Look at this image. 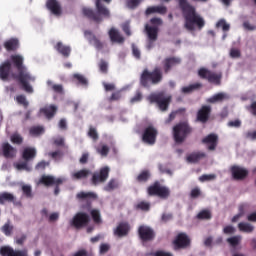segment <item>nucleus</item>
Here are the masks:
<instances>
[{"instance_id":"f257e3e1","label":"nucleus","mask_w":256,"mask_h":256,"mask_svg":"<svg viewBox=\"0 0 256 256\" xmlns=\"http://www.w3.org/2000/svg\"><path fill=\"white\" fill-rule=\"evenodd\" d=\"M179 8L185 19L184 27L187 31H195V26L199 31L205 27V19L197 13V8L187 0H177Z\"/></svg>"},{"instance_id":"f03ea898","label":"nucleus","mask_w":256,"mask_h":256,"mask_svg":"<svg viewBox=\"0 0 256 256\" xmlns=\"http://www.w3.org/2000/svg\"><path fill=\"white\" fill-rule=\"evenodd\" d=\"M14 67H16L18 74L15 76L16 81H18L21 87L26 91V93H33V87L29 83L35 81V77L27 71V67L23 65L25 59L19 54L12 55L10 57Z\"/></svg>"},{"instance_id":"7ed1b4c3","label":"nucleus","mask_w":256,"mask_h":256,"mask_svg":"<svg viewBox=\"0 0 256 256\" xmlns=\"http://www.w3.org/2000/svg\"><path fill=\"white\" fill-rule=\"evenodd\" d=\"M103 1H105V3H111V0ZM82 13L84 17L90 21H94V23H101L103 19H109V17H111V12L103 5L101 0H96V12L91 8H83Z\"/></svg>"},{"instance_id":"20e7f679","label":"nucleus","mask_w":256,"mask_h":256,"mask_svg":"<svg viewBox=\"0 0 256 256\" xmlns=\"http://www.w3.org/2000/svg\"><path fill=\"white\" fill-rule=\"evenodd\" d=\"M163 81V70L161 67L156 66L152 71L144 69L140 75V85L149 89L151 85H159Z\"/></svg>"},{"instance_id":"39448f33","label":"nucleus","mask_w":256,"mask_h":256,"mask_svg":"<svg viewBox=\"0 0 256 256\" xmlns=\"http://www.w3.org/2000/svg\"><path fill=\"white\" fill-rule=\"evenodd\" d=\"M193 133V127L189 121H181L172 128V137L176 145H181L187 141V137Z\"/></svg>"},{"instance_id":"423d86ee","label":"nucleus","mask_w":256,"mask_h":256,"mask_svg":"<svg viewBox=\"0 0 256 256\" xmlns=\"http://www.w3.org/2000/svg\"><path fill=\"white\" fill-rule=\"evenodd\" d=\"M149 197H159L160 199H169L171 190L167 186L161 185L159 181L154 182L147 188Z\"/></svg>"},{"instance_id":"0eeeda50","label":"nucleus","mask_w":256,"mask_h":256,"mask_svg":"<svg viewBox=\"0 0 256 256\" xmlns=\"http://www.w3.org/2000/svg\"><path fill=\"white\" fill-rule=\"evenodd\" d=\"M150 103H156L160 111H167L171 105V96H166L165 92L152 93L148 96Z\"/></svg>"},{"instance_id":"6e6552de","label":"nucleus","mask_w":256,"mask_h":256,"mask_svg":"<svg viewBox=\"0 0 256 256\" xmlns=\"http://www.w3.org/2000/svg\"><path fill=\"white\" fill-rule=\"evenodd\" d=\"M198 77H200V79H204L208 81V83H212L213 85H221V79H223V73L213 72L207 68L202 67L198 70Z\"/></svg>"},{"instance_id":"1a4fd4ad","label":"nucleus","mask_w":256,"mask_h":256,"mask_svg":"<svg viewBox=\"0 0 256 256\" xmlns=\"http://www.w3.org/2000/svg\"><path fill=\"white\" fill-rule=\"evenodd\" d=\"M172 247L174 251L189 249L191 247V237L185 232L178 233L172 241Z\"/></svg>"},{"instance_id":"9d476101","label":"nucleus","mask_w":256,"mask_h":256,"mask_svg":"<svg viewBox=\"0 0 256 256\" xmlns=\"http://www.w3.org/2000/svg\"><path fill=\"white\" fill-rule=\"evenodd\" d=\"M110 171L111 169L109 168V166H104L100 168L99 172H94L91 178L92 185L97 187V185H101L102 183H105L107 179H109Z\"/></svg>"},{"instance_id":"9b49d317","label":"nucleus","mask_w":256,"mask_h":256,"mask_svg":"<svg viewBox=\"0 0 256 256\" xmlns=\"http://www.w3.org/2000/svg\"><path fill=\"white\" fill-rule=\"evenodd\" d=\"M158 133L157 128L153 126L146 127L142 133L143 143H146V145H155Z\"/></svg>"},{"instance_id":"f8f14e48","label":"nucleus","mask_w":256,"mask_h":256,"mask_svg":"<svg viewBox=\"0 0 256 256\" xmlns=\"http://www.w3.org/2000/svg\"><path fill=\"white\" fill-rule=\"evenodd\" d=\"M155 235V230L147 225H141L138 228V237L143 243L153 241Z\"/></svg>"},{"instance_id":"ddd939ff","label":"nucleus","mask_w":256,"mask_h":256,"mask_svg":"<svg viewBox=\"0 0 256 256\" xmlns=\"http://www.w3.org/2000/svg\"><path fill=\"white\" fill-rule=\"evenodd\" d=\"M89 221H91L89 214L85 212H78L72 219V225L75 229H83V227H87V225H89Z\"/></svg>"},{"instance_id":"4468645a","label":"nucleus","mask_w":256,"mask_h":256,"mask_svg":"<svg viewBox=\"0 0 256 256\" xmlns=\"http://www.w3.org/2000/svg\"><path fill=\"white\" fill-rule=\"evenodd\" d=\"M177 65H181V58L175 56L166 57L162 61L163 73L165 75L169 74L171 69H173V67H177Z\"/></svg>"},{"instance_id":"2eb2a0df","label":"nucleus","mask_w":256,"mask_h":256,"mask_svg":"<svg viewBox=\"0 0 256 256\" xmlns=\"http://www.w3.org/2000/svg\"><path fill=\"white\" fill-rule=\"evenodd\" d=\"M177 65H181V58L175 56L166 57L162 61L163 73L165 75L169 74L171 69H173V67H177Z\"/></svg>"},{"instance_id":"dca6fc26","label":"nucleus","mask_w":256,"mask_h":256,"mask_svg":"<svg viewBox=\"0 0 256 256\" xmlns=\"http://www.w3.org/2000/svg\"><path fill=\"white\" fill-rule=\"evenodd\" d=\"M230 173L235 181H243L249 176V170L239 165H233L230 167Z\"/></svg>"},{"instance_id":"f3484780","label":"nucleus","mask_w":256,"mask_h":256,"mask_svg":"<svg viewBox=\"0 0 256 256\" xmlns=\"http://www.w3.org/2000/svg\"><path fill=\"white\" fill-rule=\"evenodd\" d=\"M65 179L55 178L51 175H42L39 179V184L44 185V187H52V185H63Z\"/></svg>"},{"instance_id":"a211bd4d","label":"nucleus","mask_w":256,"mask_h":256,"mask_svg":"<svg viewBox=\"0 0 256 256\" xmlns=\"http://www.w3.org/2000/svg\"><path fill=\"white\" fill-rule=\"evenodd\" d=\"M212 108L209 105H202L198 110L196 118L200 123H207L211 117Z\"/></svg>"},{"instance_id":"6ab92c4d","label":"nucleus","mask_w":256,"mask_h":256,"mask_svg":"<svg viewBox=\"0 0 256 256\" xmlns=\"http://www.w3.org/2000/svg\"><path fill=\"white\" fill-rule=\"evenodd\" d=\"M1 256H29L27 249L24 250H14L9 246H4L0 248Z\"/></svg>"},{"instance_id":"aec40b11","label":"nucleus","mask_w":256,"mask_h":256,"mask_svg":"<svg viewBox=\"0 0 256 256\" xmlns=\"http://www.w3.org/2000/svg\"><path fill=\"white\" fill-rule=\"evenodd\" d=\"M219 141V137L217 134H209L205 138L202 139V143L204 145H208L209 151H215L217 149V142Z\"/></svg>"},{"instance_id":"412c9836","label":"nucleus","mask_w":256,"mask_h":256,"mask_svg":"<svg viewBox=\"0 0 256 256\" xmlns=\"http://www.w3.org/2000/svg\"><path fill=\"white\" fill-rule=\"evenodd\" d=\"M131 231V226L127 222H120L114 230V235L117 237H127Z\"/></svg>"},{"instance_id":"4be33fe9","label":"nucleus","mask_w":256,"mask_h":256,"mask_svg":"<svg viewBox=\"0 0 256 256\" xmlns=\"http://www.w3.org/2000/svg\"><path fill=\"white\" fill-rule=\"evenodd\" d=\"M92 174L90 169L83 168L71 174L73 181H83L88 179L89 176Z\"/></svg>"},{"instance_id":"5701e85b","label":"nucleus","mask_w":256,"mask_h":256,"mask_svg":"<svg viewBox=\"0 0 256 256\" xmlns=\"http://www.w3.org/2000/svg\"><path fill=\"white\" fill-rule=\"evenodd\" d=\"M2 151L6 159H13L17 155V149L7 142L2 145Z\"/></svg>"},{"instance_id":"b1692460","label":"nucleus","mask_w":256,"mask_h":256,"mask_svg":"<svg viewBox=\"0 0 256 256\" xmlns=\"http://www.w3.org/2000/svg\"><path fill=\"white\" fill-rule=\"evenodd\" d=\"M76 198L79 201H87V203L91 205V201H95V199H97V194H95L94 192H79L76 195Z\"/></svg>"},{"instance_id":"393cba45","label":"nucleus","mask_w":256,"mask_h":256,"mask_svg":"<svg viewBox=\"0 0 256 256\" xmlns=\"http://www.w3.org/2000/svg\"><path fill=\"white\" fill-rule=\"evenodd\" d=\"M46 7L53 15H61V4L57 0H48Z\"/></svg>"},{"instance_id":"a878e982","label":"nucleus","mask_w":256,"mask_h":256,"mask_svg":"<svg viewBox=\"0 0 256 256\" xmlns=\"http://www.w3.org/2000/svg\"><path fill=\"white\" fill-rule=\"evenodd\" d=\"M11 72V62L6 61L0 66V79L7 81L9 79V73Z\"/></svg>"},{"instance_id":"bb28decb","label":"nucleus","mask_w":256,"mask_h":256,"mask_svg":"<svg viewBox=\"0 0 256 256\" xmlns=\"http://www.w3.org/2000/svg\"><path fill=\"white\" fill-rule=\"evenodd\" d=\"M37 157V150L33 147H26L24 148L22 152V159L24 161H32V159H35Z\"/></svg>"},{"instance_id":"cd10ccee","label":"nucleus","mask_w":256,"mask_h":256,"mask_svg":"<svg viewBox=\"0 0 256 256\" xmlns=\"http://www.w3.org/2000/svg\"><path fill=\"white\" fill-rule=\"evenodd\" d=\"M203 88V84L196 82L194 84H190L188 86H184L181 88V93L184 95H190V93H193L194 91H199V89Z\"/></svg>"},{"instance_id":"c85d7f7f","label":"nucleus","mask_w":256,"mask_h":256,"mask_svg":"<svg viewBox=\"0 0 256 256\" xmlns=\"http://www.w3.org/2000/svg\"><path fill=\"white\" fill-rule=\"evenodd\" d=\"M40 113H43L46 118L48 119H53L57 113V106L55 105H50V106H45L44 108L40 109Z\"/></svg>"},{"instance_id":"c756f323","label":"nucleus","mask_w":256,"mask_h":256,"mask_svg":"<svg viewBox=\"0 0 256 256\" xmlns=\"http://www.w3.org/2000/svg\"><path fill=\"white\" fill-rule=\"evenodd\" d=\"M54 49L60 53V55L64 56L65 58L71 55V47L64 45L63 42H57Z\"/></svg>"},{"instance_id":"7c9ffc66","label":"nucleus","mask_w":256,"mask_h":256,"mask_svg":"<svg viewBox=\"0 0 256 256\" xmlns=\"http://www.w3.org/2000/svg\"><path fill=\"white\" fill-rule=\"evenodd\" d=\"M229 99V95H227L226 93L223 92H219L215 95H213L212 97L208 98L206 101L207 103H223V101Z\"/></svg>"},{"instance_id":"2f4dec72","label":"nucleus","mask_w":256,"mask_h":256,"mask_svg":"<svg viewBox=\"0 0 256 256\" xmlns=\"http://www.w3.org/2000/svg\"><path fill=\"white\" fill-rule=\"evenodd\" d=\"M205 157H207V153L205 152H194L187 156V161L188 163H199Z\"/></svg>"},{"instance_id":"473e14b6","label":"nucleus","mask_w":256,"mask_h":256,"mask_svg":"<svg viewBox=\"0 0 256 256\" xmlns=\"http://www.w3.org/2000/svg\"><path fill=\"white\" fill-rule=\"evenodd\" d=\"M153 13H159L160 15H165L167 13V7H165V6H150L145 11V15H153Z\"/></svg>"},{"instance_id":"72a5a7b5","label":"nucleus","mask_w":256,"mask_h":256,"mask_svg":"<svg viewBox=\"0 0 256 256\" xmlns=\"http://www.w3.org/2000/svg\"><path fill=\"white\" fill-rule=\"evenodd\" d=\"M145 29H146L149 40L150 41H157L159 28L157 26L146 25Z\"/></svg>"},{"instance_id":"f704fd0d","label":"nucleus","mask_w":256,"mask_h":256,"mask_svg":"<svg viewBox=\"0 0 256 256\" xmlns=\"http://www.w3.org/2000/svg\"><path fill=\"white\" fill-rule=\"evenodd\" d=\"M109 37L113 43H124L125 41V38H123L115 28L110 29Z\"/></svg>"},{"instance_id":"c9c22d12","label":"nucleus","mask_w":256,"mask_h":256,"mask_svg":"<svg viewBox=\"0 0 256 256\" xmlns=\"http://www.w3.org/2000/svg\"><path fill=\"white\" fill-rule=\"evenodd\" d=\"M5 203H15V195L9 192L0 193V205H5Z\"/></svg>"},{"instance_id":"e433bc0d","label":"nucleus","mask_w":256,"mask_h":256,"mask_svg":"<svg viewBox=\"0 0 256 256\" xmlns=\"http://www.w3.org/2000/svg\"><path fill=\"white\" fill-rule=\"evenodd\" d=\"M151 179V171L142 170L136 177L137 183H147Z\"/></svg>"},{"instance_id":"4c0bfd02","label":"nucleus","mask_w":256,"mask_h":256,"mask_svg":"<svg viewBox=\"0 0 256 256\" xmlns=\"http://www.w3.org/2000/svg\"><path fill=\"white\" fill-rule=\"evenodd\" d=\"M4 47L6 51H17L19 49V40L17 39H10L4 42Z\"/></svg>"},{"instance_id":"58836bf2","label":"nucleus","mask_w":256,"mask_h":256,"mask_svg":"<svg viewBox=\"0 0 256 256\" xmlns=\"http://www.w3.org/2000/svg\"><path fill=\"white\" fill-rule=\"evenodd\" d=\"M238 229L242 233H253V231H255V226L247 222H240L238 224Z\"/></svg>"},{"instance_id":"ea45409f","label":"nucleus","mask_w":256,"mask_h":256,"mask_svg":"<svg viewBox=\"0 0 256 256\" xmlns=\"http://www.w3.org/2000/svg\"><path fill=\"white\" fill-rule=\"evenodd\" d=\"M47 86L49 87V89H51V91L57 93L58 95H63V93H65L61 84H53V81L51 80L47 81Z\"/></svg>"},{"instance_id":"a19ab883","label":"nucleus","mask_w":256,"mask_h":256,"mask_svg":"<svg viewBox=\"0 0 256 256\" xmlns=\"http://www.w3.org/2000/svg\"><path fill=\"white\" fill-rule=\"evenodd\" d=\"M73 79L77 85H82V87H87L89 85V81L83 74H73Z\"/></svg>"},{"instance_id":"79ce46f5","label":"nucleus","mask_w":256,"mask_h":256,"mask_svg":"<svg viewBox=\"0 0 256 256\" xmlns=\"http://www.w3.org/2000/svg\"><path fill=\"white\" fill-rule=\"evenodd\" d=\"M197 219H199L200 221H209V219H211L213 217V214H211V212L207 209L201 210L198 214H197Z\"/></svg>"},{"instance_id":"37998d69","label":"nucleus","mask_w":256,"mask_h":256,"mask_svg":"<svg viewBox=\"0 0 256 256\" xmlns=\"http://www.w3.org/2000/svg\"><path fill=\"white\" fill-rule=\"evenodd\" d=\"M29 133L32 137H39V135L45 133V128L43 126H33L30 128Z\"/></svg>"},{"instance_id":"c03bdc74","label":"nucleus","mask_w":256,"mask_h":256,"mask_svg":"<svg viewBox=\"0 0 256 256\" xmlns=\"http://www.w3.org/2000/svg\"><path fill=\"white\" fill-rule=\"evenodd\" d=\"M115 189H119V182L116 179H111L107 185L104 187V191H115Z\"/></svg>"},{"instance_id":"a18cd8bd","label":"nucleus","mask_w":256,"mask_h":256,"mask_svg":"<svg viewBox=\"0 0 256 256\" xmlns=\"http://www.w3.org/2000/svg\"><path fill=\"white\" fill-rule=\"evenodd\" d=\"M136 211H149L151 209V204L146 201H141L135 205Z\"/></svg>"},{"instance_id":"49530a36","label":"nucleus","mask_w":256,"mask_h":256,"mask_svg":"<svg viewBox=\"0 0 256 256\" xmlns=\"http://www.w3.org/2000/svg\"><path fill=\"white\" fill-rule=\"evenodd\" d=\"M10 141L14 145H23V136H21L19 133H14L11 135Z\"/></svg>"},{"instance_id":"de8ad7c7","label":"nucleus","mask_w":256,"mask_h":256,"mask_svg":"<svg viewBox=\"0 0 256 256\" xmlns=\"http://www.w3.org/2000/svg\"><path fill=\"white\" fill-rule=\"evenodd\" d=\"M241 236H233L230 238H227V243H229L230 247H237L241 243Z\"/></svg>"},{"instance_id":"09e8293b","label":"nucleus","mask_w":256,"mask_h":256,"mask_svg":"<svg viewBox=\"0 0 256 256\" xmlns=\"http://www.w3.org/2000/svg\"><path fill=\"white\" fill-rule=\"evenodd\" d=\"M90 215H91L94 223H96L97 225H99V223H101V212H99V210H97V209L91 210Z\"/></svg>"},{"instance_id":"8fccbe9b","label":"nucleus","mask_w":256,"mask_h":256,"mask_svg":"<svg viewBox=\"0 0 256 256\" xmlns=\"http://www.w3.org/2000/svg\"><path fill=\"white\" fill-rule=\"evenodd\" d=\"M216 27L221 28L222 31H229L231 29V25L227 24L225 19H221L216 23Z\"/></svg>"},{"instance_id":"3c124183","label":"nucleus","mask_w":256,"mask_h":256,"mask_svg":"<svg viewBox=\"0 0 256 256\" xmlns=\"http://www.w3.org/2000/svg\"><path fill=\"white\" fill-rule=\"evenodd\" d=\"M178 113H185V108H180L176 111H173L169 114L168 119L166 120V123H171V121L175 120V117H177Z\"/></svg>"},{"instance_id":"603ef678","label":"nucleus","mask_w":256,"mask_h":256,"mask_svg":"<svg viewBox=\"0 0 256 256\" xmlns=\"http://www.w3.org/2000/svg\"><path fill=\"white\" fill-rule=\"evenodd\" d=\"M49 165H50V162L42 160L37 163V165L35 166V169H36V171H45V169H47V167H49Z\"/></svg>"},{"instance_id":"864d4df0","label":"nucleus","mask_w":256,"mask_h":256,"mask_svg":"<svg viewBox=\"0 0 256 256\" xmlns=\"http://www.w3.org/2000/svg\"><path fill=\"white\" fill-rule=\"evenodd\" d=\"M22 193L23 195H25V197H28V198L33 197V192H32L31 186L29 185L22 186Z\"/></svg>"},{"instance_id":"5fc2aeb1","label":"nucleus","mask_w":256,"mask_h":256,"mask_svg":"<svg viewBox=\"0 0 256 256\" xmlns=\"http://www.w3.org/2000/svg\"><path fill=\"white\" fill-rule=\"evenodd\" d=\"M88 137H90V139H93V141H97V139H99V134L97 133V129L90 127L88 131Z\"/></svg>"},{"instance_id":"6e6d98bb","label":"nucleus","mask_w":256,"mask_h":256,"mask_svg":"<svg viewBox=\"0 0 256 256\" xmlns=\"http://www.w3.org/2000/svg\"><path fill=\"white\" fill-rule=\"evenodd\" d=\"M216 177L217 176L215 174H203L199 177V181H201V183H205V181H213Z\"/></svg>"},{"instance_id":"4d7b16f0","label":"nucleus","mask_w":256,"mask_h":256,"mask_svg":"<svg viewBox=\"0 0 256 256\" xmlns=\"http://www.w3.org/2000/svg\"><path fill=\"white\" fill-rule=\"evenodd\" d=\"M17 103L20 105H23L25 108L29 107V102L27 101V98L24 95H19L16 97Z\"/></svg>"},{"instance_id":"13d9d810","label":"nucleus","mask_w":256,"mask_h":256,"mask_svg":"<svg viewBox=\"0 0 256 256\" xmlns=\"http://www.w3.org/2000/svg\"><path fill=\"white\" fill-rule=\"evenodd\" d=\"M97 153L102 157H107L109 155V147L107 145H102L101 148H97Z\"/></svg>"},{"instance_id":"bf43d9fd","label":"nucleus","mask_w":256,"mask_h":256,"mask_svg":"<svg viewBox=\"0 0 256 256\" xmlns=\"http://www.w3.org/2000/svg\"><path fill=\"white\" fill-rule=\"evenodd\" d=\"M91 43L94 45V47H96V49H98L99 51H101V49H103V42H101V40H98L97 37L93 36L91 39Z\"/></svg>"},{"instance_id":"052dcab7","label":"nucleus","mask_w":256,"mask_h":256,"mask_svg":"<svg viewBox=\"0 0 256 256\" xmlns=\"http://www.w3.org/2000/svg\"><path fill=\"white\" fill-rule=\"evenodd\" d=\"M48 155L54 159V161H59L63 157V153L61 151L49 152Z\"/></svg>"},{"instance_id":"680f3d73","label":"nucleus","mask_w":256,"mask_h":256,"mask_svg":"<svg viewBox=\"0 0 256 256\" xmlns=\"http://www.w3.org/2000/svg\"><path fill=\"white\" fill-rule=\"evenodd\" d=\"M139 3H141V0H128L126 5L128 9H135L139 6Z\"/></svg>"},{"instance_id":"e2e57ef3","label":"nucleus","mask_w":256,"mask_h":256,"mask_svg":"<svg viewBox=\"0 0 256 256\" xmlns=\"http://www.w3.org/2000/svg\"><path fill=\"white\" fill-rule=\"evenodd\" d=\"M2 231L4 232V234L9 237V235H11V233H13V226L9 225L8 223H6L3 227H2Z\"/></svg>"},{"instance_id":"0e129e2a","label":"nucleus","mask_w":256,"mask_h":256,"mask_svg":"<svg viewBox=\"0 0 256 256\" xmlns=\"http://www.w3.org/2000/svg\"><path fill=\"white\" fill-rule=\"evenodd\" d=\"M242 25L246 31H256V25L250 24L249 21H244Z\"/></svg>"},{"instance_id":"69168bd1","label":"nucleus","mask_w":256,"mask_h":256,"mask_svg":"<svg viewBox=\"0 0 256 256\" xmlns=\"http://www.w3.org/2000/svg\"><path fill=\"white\" fill-rule=\"evenodd\" d=\"M228 127H235L236 129H239V127H241V120L236 119V120L229 121Z\"/></svg>"},{"instance_id":"338daca9","label":"nucleus","mask_w":256,"mask_h":256,"mask_svg":"<svg viewBox=\"0 0 256 256\" xmlns=\"http://www.w3.org/2000/svg\"><path fill=\"white\" fill-rule=\"evenodd\" d=\"M245 139H250V141H256V131H248L245 133Z\"/></svg>"},{"instance_id":"774afa93","label":"nucleus","mask_w":256,"mask_h":256,"mask_svg":"<svg viewBox=\"0 0 256 256\" xmlns=\"http://www.w3.org/2000/svg\"><path fill=\"white\" fill-rule=\"evenodd\" d=\"M153 255L154 256H173V253L159 250V251H156Z\"/></svg>"}]
</instances>
